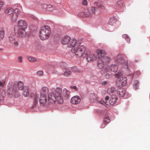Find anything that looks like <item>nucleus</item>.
<instances>
[{"instance_id": "obj_3", "label": "nucleus", "mask_w": 150, "mask_h": 150, "mask_svg": "<svg viewBox=\"0 0 150 150\" xmlns=\"http://www.w3.org/2000/svg\"><path fill=\"white\" fill-rule=\"evenodd\" d=\"M17 25H15L14 28L15 33L20 37H24L26 34L25 30L27 26L26 22L21 19L17 21Z\"/></svg>"}, {"instance_id": "obj_31", "label": "nucleus", "mask_w": 150, "mask_h": 150, "mask_svg": "<svg viewBox=\"0 0 150 150\" xmlns=\"http://www.w3.org/2000/svg\"><path fill=\"white\" fill-rule=\"evenodd\" d=\"M23 95L25 97H27L29 95V91L27 88L25 87L24 88Z\"/></svg>"}, {"instance_id": "obj_21", "label": "nucleus", "mask_w": 150, "mask_h": 150, "mask_svg": "<svg viewBox=\"0 0 150 150\" xmlns=\"http://www.w3.org/2000/svg\"><path fill=\"white\" fill-rule=\"evenodd\" d=\"M110 121L109 116L106 115L105 116L104 120V124L101 127V128H103L105 126V125L108 123Z\"/></svg>"}, {"instance_id": "obj_38", "label": "nucleus", "mask_w": 150, "mask_h": 150, "mask_svg": "<svg viewBox=\"0 0 150 150\" xmlns=\"http://www.w3.org/2000/svg\"><path fill=\"white\" fill-rule=\"evenodd\" d=\"M116 6L119 7H122L123 5L122 1H117V2Z\"/></svg>"}, {"instance_id": "obj_7", "label": "nucleus", "mask_w": 150, "mask_h": 150, "mask_svg": "<svg viewBox=\"0 0 150 150\" xmlns=\"http://www.w3.org/2000/svg\"><path fill=\"white\" fill-rule=\"evenodd\" d=\"M9 39L10 42L13 44L14 47H17L18 46V42L14 33H12L10 35L9 37Z\"/></svg>"}, {"instance_id": "obj_8", "label": "nucleus", "mask_w": 150, "mask_h": 150, "mask_svg": "<svg viewBox=\"0 0 150 150\" xmlns=\"http://www.w3.org/2000/svg\"><path fill=\"white\" fill-rule=\"evenodd\" d=\"M127 78L125 77H122L118 79L117 83L119 86H124L127 84Z\"/></svg>"}, {"instance_id": "obj_42", "label": "nucleus", "mask_w": 150, "mask_h": 150, "mask_svg": "<svg viewBox=\"0 0 150 150\" xmlns=\"http://www.w3.org/2000/svg\"><path fill=\"white\" fill-rule=\"evenodd\" d=\"M107 103V102L105 101H104V100H103V99H101L100 102V103L104 105H105Z\"/></svg>"}, {"instance_id": "obj_41", "label": "nucleus", "mask_w": 150, "mask_h": 150, "mask_svg": "<svg viewBox=\"0 0 150 150\" xmlns=\"http://www.w3.org/2000/svg\"><path fill=\"white\" fill-rule=\"evenodd\" d=\"M18 61L20 63H22L23 62V57L22 56H19L18 57Z\"/></svg>"}, {"instance_id": "obj_40", "label": "nucleus", "mask_w": 150, "mask_h": 150, "mask_svg": "<svg viewBox=\"0 0 150 150\" xmlns=\"http://www.w3.org/2000/svg\"><path fill=\"white\" fill-rule=\"evenodd\" d=\"M37 73V74L39 76H42L43 74V72L42 71H38Z\"/></svg>"}, {"instance_id": "obj_51", "label": "nucleus", "mask_w": 150, "mask_h": 150, "mask_svg": "<svg viewBox=\"0 0 150 150\" xmlns=\"http://www.w3.org/2000/svg\"><path fill=\"white\" fill-rule=\"evenodd\" d=\"M83 13H79V14L81 15V14H82Z\"/></svg>"}, {"instance_id": "obj_49", "label": "nucleus", "mask_w": 150, "mask_h": 150, "mask_svg": "<svg viewBox=\"0 0 150 150\" xmlns=\"http://www.w3.org/2000/svg\"><path fill=\"white\" fill-rule=\"evenodd\" d=\"M109 99V97L108 96H106L105 98V101L107 102V101H108Z\"/></svg>"}, {"instance_id": "obj_32", "label": "nucleus", "mask_w": 150, "mask_h": 150, "mask_svg": "<svg viewBox=\"0 0 150 150\" xmlns=\"http://www.w3.org/2000/svg\"><path fill=\"white\" fill-rule=\"evenodd\" d=\"M85 16L86 17H89L92 16L93 14L91 13V11H87L85 12Z\"/></svg>"}, {"instance_id": "obj_6", "label": "nucleus", "mask_w": 150, "mask_h": 150, "mask_svg": "<svg viewBox=\"0 0 150 150\" xmlns=\"http://www.w3.org/2000/svg\"><path fill=\"white\" fill-rule=\"evenodd\" d=\"M83 52L81 57L82 56L83 57H86L88 61L95 59L97 58L96 56L93 53L89 51L86 50L85 47V50Z\"/></svg>"}, {"instance_id": "obj_18", "label": "nucleus", "mask_w": 150, "mask_h": 150, "mask_svg": "<svg viewBox=\"0 0 150 150\" xmlns=\"http://www.w3.org/2000/svg\"><path fill=\"white\" fill-rule=\"evenodd\" d=\"M49 92L50 91H49L47 87H43L40 91L41 96H46V94L49 93Z\"/></svg>"}, {"instance_id": "obj_1", "label": "nucleus", "mask_w": 150, "mask_h": 150, "mask_svg": "<svg viewBox=\"0 0 150 150\" xmlns=\"http://www.w3.org/2000/svg\"><path fill=\"white\" fill-rule=\"evenodd\" d=\"M62 89L57 88L56 89H52L50 91L48 96V102L50 103L53 104L57 101L59 104L62 103V100L60 93Z\"/></svg>"}, {"instance_id": "obj_16", "label": "nucleus", "mask_w": 150, "mask_h": 150, "mask_svg": "<svg viewBox=\"0 0 150 150\" xmlns=\"http://www.w3.org/2000/svg\"><path fill=\"white\" fill-rule=\"evenodd\" d=\"M96 52L99 58L104 57L106 54L105 51L103 50H100L98 49L96 50Z\"/></svg>"}, {"instance_id": "obj_37", "label": "nucleus", "mask_w": 150, "mask_h": 150, "mask_svg": "<svg viewBox=\"0 0 150 150\" xmlns=\"http://www.w3.org/2000/svg\"><path fill=\"white\" fill-rule=\"evenodd\" d=\"M122 75V73L119 71L118 73H117V74H115V76L116 77H118V79H119V78H120L121 77Z\"/></svg>"}, {"instance_id": "obj_14", "label": "nucleus", "mask_w": 150, "mask_h": 150, "mask_svg": "<svg viewBox=\"0 0 150 150\" xmlns=\"http://www.w3.org/2000/svg\"><path fill=\"white\" fill-rule=\"evenodd\" d=\"M115 61L120 64H122L124 63V60L121 54L117 55L115 59Z\"/></svg>"}, {"instance_id": "obj_25", "label": "nucleus", "mask_w": 150, "mask_h": 150, "mask_svg": "<svg viewBox=\"0 0 150 150\" xmlns=\"http://www.w3.org/2000/svg\"><path fill=\"white\" fill-rule=\"evenodd\" d=\"M62 70L63 72V74L65 76H68L71 74V71L68 69L63 68Z\"/></svg>"}, {"instance_id": "obj_20", "label": "nucleus", "mask_w": 150, "mask_h": 150, "mask_svg": "<svg viewBox=\"0 0 150 150\" xmlns=\"http://www.w3.org/2000/svg\"><path fill=\"white\" fill-rule=\"evenodd\" d=\"M116 91L115 88L114 87L109 88L107 90L108 93L112 96V95H115L116 93Z\"/></svg>"}, {"instance_id": "obj_10", "label": "nucleus", "mask_w": 150, "mask_h": 150, "mask_svg": "<svg viewBox=\"0 0 150 150\" xmlns=\"http://www.w3.org/2000/svg\"><path fill=\"white\" fill-rule=\"evenodd\" d=\"M81 102V98L79 96H76L73 97L71 99V102L74 105H77Z\"/></svg>"}, {"instance_id": "obj_2", "label": "nucleus", "mask_w": 150, "mask_h": 150, "mask_svg": "<svg viewBox=\"0 0 150 150\" xmlns=\"http://www.w3.org/2000/svg\"><path fill=\"white\" fill-rule=\"evenodd\" d=\"M69 47L72 48L71 52L75 53L76 56L78 57H81L85 50V47L84 45L80 46L79 42H77L75 39L71 40L68 45Z\"/></svg>"}, {"instance_id": "obj_24", "label": "nucleus", "mask_w": 150, "mask_h": 150, "mask_svg": "<svg viewBox=\"0 0 150 150\" xmlns=\"http://www.w3.org/2000/svg\"><path fill=\"white\" fill-rule=\"evenodd\" d=\"M89 97L93 102L95 101L98 98L97 95L94 93L90 94Z\"/></svg>"}, {"instance_id": "obj_46", "label": "nucleus", "mask_w": 150, "mask_h": 150, "mask_svg": "<svg viewBox=\"0 0 150 150\" xmlns=\"http://www.w3.org/2000/svg\"><path fill=\"white\" fill-rule=\"evenodd\" d=\"M4 4V3L2 1H0V8H1Z\"/></svg>"}, {"instance_id": "obj_50", "label": "nucleus", "mask_w": 150, "mask_h": 150, "mask_svg": "<svg viewBox=\"0 0 150 150\" xmlns=\"http://www.w3.org/2000/svg\"><path fill=\"white\" fill-rule=\"evenodd\" d=\"M138 84V82L137 81H135L134 83V85H137Z\"/></svg>"}, {"instance_id": "obj_11", "label": "nucleus", "mask_w": 150, "mask_h": 150, "mask_svg": "<svg viewBox=\"0 0 150 150\" xmlns=\"http://www.w3.org/2000/svg\"><path fill=\"white\" fill-rule=\"evenodd\" d=\"M30 98L33 100L34 104L36 105L38 102V99L39 97V95L37 93H31L30 95Z\"/></svg>"}, {"instance_id": "obj_5", "label": "nucleus", "mask_w": 150, "mask_h": 150, "mask_svg": "<svg viewBox=\"0 0 150 150\" xmlns=\"http://www.w3.org/2000/svg\"><path fill=\"white\" fill-rule=\"evenodd\" d=\"M51 29L50 27L45 25L42 27L40 30V37L42 40L48 39L50 37Z\"/></svg>"}, {"instance_id": "obj_12", "label": "nucleus", "mask_w": 150, "mask_h": 150, "mask_svg": "<svg viewBox=\"0 0 150 150\" xmlns=\"http://www.w3.org/2000/svg\"><path fill=\"white\" fill-rule=\"evenodd\" d=\"M71 38L69 36H66L62 38L61 42L62 44L65 45L69 42Z\"/></svg>"}, {"instance_id": "obj_35", "label": "nucleus", "mask_w": 150, "mask_h": 150, "mask_svg": "<svg viewBox=\"0 0 150 150\" xmlns=\"http://www.w3.org/2000/svg\"><path fill=\"white\" fill-rule=\"evenodd\" d=\"M47 6L46 9H47L49 11H52L53 10V8L52 6L51 5H46Z\"/></svg>"}, {"instance_id": "obj_29", "label": "nucleus", "mask_w": 150, "mask_h": 150, "mask_svg": "<svg viewBox=\"0 0 150 150\" xmlns=\"http://www.w3.org/2000/svg\"><path fill=\"white\" fill-rule=\"evenodd\" d=\"M6 84L5 80L2 79L0 80V89L4 87Z\"/></svg>"}, {"instance_id": "obj_36", "label": "nucleus", "mask_w": 150, "mask_h": 150, "mask_svg": "<svg viewBox=\"0 0 150 150\" xmlns=\"http://www.w3.org/2000/svg\"><path fill=\"white\" fill-rule=\"evenodd\" d=\"M122 37L123 38L125 39L128 43H129L130 42V39L127 35L124 34L122 35Z\"/></svg>"}, {"instance_id": "obj_45", "label": "nucleus", "mask_w": 150, "mask_h": 150, "mask_svg": "<svg viewBox=\"0 0 150 150\" xmlns=\"http://www.w3.org/2000/svg\"><path fill=\"white\" fill-rule=\"evenodd\" d=\"M82 4L83 5H86L87 4L86 0H83L82 1Z\"/></svg>"}, {"instance_id": "obj_19", "label": "nucleus", "mask_w": 150, "mask_h": 150, "mask_svg": "<svg viewBox=\"0 0 150 150\" xmlns=\"http://www.w3.org/2000/svg\"><path fill=\"white\" fill-rule=\"evenodd\" d=\"M117 99V97L116 95H112L111 96L109 102L110 103L111 105H113L115 104Z\"/></svg>"}, {"instance_id": "obj_52", "label": "nucleus", "mask_w": 150, "mask_h": 150, "mask_svg": "<svg viewBox=\"0 0 150 150\" xmlns=\"http://www.w3.org/2000/svg\"><path fill=\"white\" fill-rule=\"evenodd\" d=\"M1 8H0V11L1 10Z\"/></svg>"}, {"instance_id": "obj_4", "label": "nucleus", "mask_w": 150, "mask_h": 150, "mask_svg": "<svg viewBox=\"0 0 150 150\" xmlns=\"http://www.w3.org/2000/svg\"><path fill=\"white\" fill-rule=\"evenodd\" d=\"M17 86L19 90H22L24 88L23 83L21 81L15 82L13 83L11 82H9L7 86V93L9 94H14L17 91Z\"/></svg>"}, {"instance_id": "obj_48", "label": "nucleus", "mask_w": 150, "mask_h": 150, "mask_svg": "<svg viewBox=\"0 0 150 150\" xmlns=\"http://www.w3.org/2000/svg\"><path fill=\"white\" fill-rule=\"evenodd\" d=\"M102 85L103 86H105L107 84V81H103L101 83Z\"/></svg>"}, {"instance_id": "obj_34", "label": "nucleus", "mask_w": 150, "mask_h": 150, "mask_svg": "<svg viewBox=\"0 0 150 150\" xmlns=\"http://www.w3.org/2000/svg\"><path fill=\"white\" fill-rule=\"evenodd\" d=\"M96 8V7L93 6H92L90 8L89 10L91 14H93V15L95 14Z\"/></svg>"}, {"instance_id": "obj_33", "label": "nucleus", "mask_w": 150, "mask_h": 150, "mask_svg": "<svg viewBox=\"0 0 150 150\" xmlns=\"http://www.w3.org/2000/svg\"><path fill=\"white\" fill-rule=\"evenodd\" d=\"M28 59L30 62H35L37 61L36 59L32 57H28Z\"/></svg>"}, {"instance_id": "obj_23", "label": "nucleus", "mask_w": 150, "mask_h": 150, "mask_svg": "<svg viewBox=\"0 0 150 150\" xmlns=\"http://www.w3.org/2000/svg\"><path fill=\"white\" fill-rule=\"evenodd\" d=\"M117 19L115 17H113L110 18L109 21L108 23L111 25H113L117 21Z\"/></svg>"}, {"instance_id": "obj_26", "label": "nucleus", "mask_w": 150, "mask_h": 150, "mask_svg": "<svg viewBox=\"0 0 150 150\" xmlns=\"http://www.w3.org/2000/svg\"><path fill=\"white\" fill-rule=\"evenodd\" d=\"M14 12V9L11 8L7 9L5 11V12L7 14L11 15Z\"/></svg>"}, {"instance_id": "obj_13", "label": "nucleus", "mask_w": 150, "mask_h": 150, "mask_svg": "<svg viewBox=\"0 0 150 150\" xmlns=\"http://www.w3.org/2000/svg\"><path fill=\"white\" fill-rule=\"evenodd\" d=\"M47 97L46 96H41L39 102L41 106H43L47 102Z\"/></svg>"}, {"instance_id": "obj_22", "label": "nucleus", "mask_w": 150, "mask_h": 150, "mask_svg": "<svg viewBox=\"0 0 150 150\" xmlns=\"http://www.w3.org/2000/svg\"><path fill=\"white\" fill-rule=\"evenodd\" d=\"M4 29L3 27H0V40L3 39L4 37Z\"/></svg>"}, {"instance_id": "obj_30", "label": "nucleus", "mask_w": 150, "mask_h": 150, "mask_svg": "<svg viewBox=\"0 0 150 150\" xmlns=\"http://www.w3.org/2000/svg\"><path fill=\"white\" fill-rule=\"evenodd\" d=\"M94 5L99 8H100L103 9H104L103 6L100 3L96 2L95 3Z\"/></svg>"}, {"instance_id": "obj_39", "label": "nucleus", "mask_w": 150, "mask_h": 150, "mask_svg": "<svg viewBox=\"0 0 150 150\" xmlns=\"http://www.w3.org/2000/svg\"><path fill=\"white\" fill-rule=\"evenodd\" d=\"M20 13V10L18 8H16L14 10V13L18 15Z\"/></svg>"}, {"instance_id": "obj_9", "label": "nucleus", "mask_w": 150, "mask_h": 150, "mask_svg": "<svg viewBox=\"0 0 150 150\" xmlns=\"http://www.w3.org/2000/svg\"><path fill=\"white\" fill-rule=\"evenodd\" d=\"M60 94L62 98L63 103V97H64L66 98H68L69 96L70 91L66 88H64L62 91V92Z\"/></svg>"}, {"instance_id": "obj_44", "label": "nucleus", "mask_w": 150, "mask_h": 150, "mask_svg": "<svg viewBox=\"0 0 150 150\" xmlns=\"http://www.w3.org/2000/svg\"><path fill=\"white\" fill-rule=\"evenodd\" d=\"M70 88L71 89H74L76 91H77L78 90V89L76 86H71L70 87Z\"/></svg>"}, {"instance_id": "obj_43", "label": "nucleus", "mask_w": 150, "mask_h": 150, "mask_svg": "<svg viewBox=\"0 0 150 150\" xmlns=\"http://www.w3.org/2000/svg\"><path fill=\"white\" fill-rule=\"evenodd\" d=\"M52 73L57 74H60L59 72L58 71L55 69L52 70Z\"/></svg>"}, {"instance_id": "obj_47", "label": "nucleus", "mask_w": 150, "mask_h": 150, "mask_svg": "<svg viewBox=\"0 0 150 150\" xmlns=\"http://www.w3.org/2000/svg\"><path fill=\"white\" fill-rule=\"evenodd\" d=\"M105 59L106 62H109L110 60V58L108 57H105Z\"/></svg>"}, {"instance_id": "obj_15", "label": "nucleus", "mask_w": 150, "mask_h": 150, "mask_svg": "<svg viewBox=\"0 0 150 150\" xmlns=\"http://www.w3.org/2000/svg\"><path fill=\"white\" fill-rule=\"evenodd\" d=\"M117 93L120 97H123L125 94V90L123 88H120L117 90Z\"/></svg>"}, {"instance_id": "obj_27", "label": "nucleus", "mask_w": 150, "mask_h": 150, "mask_svg": "<svg viewBox=\"0 0 150 150\" xmlns=\"http://www.w3.org/2000/svg\"><path fill=\"white\" fill-rule=\"evenodd\" d=\"M11 19L13 22L15 21L17 19L18 15L16 13H13L10 16Z\"/></svg>"}, {"instance_id": "obj_28", "label": "nucleus", "mask_w": 150, "mask_h": 150, "mask_svg": "<svg viewBox=\"0 0 150 150\" xmlns=\"http://www.w3.org/2000/svg\"><path fill=\"white\" fill-rule=\"evenodd\" d=\"M98 67L100 69H102L104 66L103 61L101 59L98 60Z\"/></svg>"}, {"instance_id": "obj_17", "label": "nucleus", "mask_w": 150, "mask_h": 150, "mask_svg": "<svg viewBox=\"0 0 150 150\" xmlns=\"http://www.w3.org/2000/svg\"><path fill=\"white\" fill-rule=\"evenodd\" d=\"M118 69V67L117 65L112 64L109 67L108 70V71H111L113 72H115L117 71Z\"/></svg>"}]
</instances>
